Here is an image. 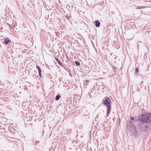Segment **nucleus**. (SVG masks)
Here are the masks:
<instances>
[{"instance_id":"f257e3e1","label":"nucleus","mask_w":151,"mask_h":151,"mask_svg":"<svg viewBox=\"0 0 151 151\" xmlns=\"http://www.w3.org/2000/svg\"><path fill=\"white\" fill-rule=\"evenodd\" d=\"M102 102L103 104L105 105L107 107L106 116L107 117L108 116L111 111V102L109 98L105 97L103 99Z\"/></svg>"},{"instance_id":"f03ea898","label":"nucleus","mask_w":151,"mask_h":151,"mask_svg":"<svg viewBox=\"0 0 151 151\" xmlns=\"http://www.w3.org/2000/svg\"><path fill=\"white\" fill-rule=\"evenodd\" d=\"M139 120L143 122H149L151 121V114L150 113H145L139 116Z\"/></svg>"},{"instance_id":"7ed1b4c3","label":"nucleus","mask_w":151,"mask_h":151,"mask_svg":"<svg viewBox=\"0 0 151 151\" xmlns=\"http://www.w3.org/2000/svg\"><path fill=\"white\" fill-rule=\"evenodd\" d=\"M128 129H129L130 131L133 134H136V132L135 129V127L134 126L132 125V123L131 122H129L128 123L127 126Z\"/></svg>"},{"instance_id":"20e7f679","label":"nucleus","mask_w":151,"mask_h":151,"mask_svg":"<svg viewBox=\"0 0 151 151\" xmlns=\"http://www.w3.org/2000/svg\"><path fill=\"white\" fill-rule=\"evenodd\" d=\"M8 38H6L4 40V42L6 45H8L9 44V42H11V41L9 40H8Z\"/></svg>"},{"instance_id":"39448f33","label":"nucleus","mask_w":151,"mask_h":151,"mask_svg":"<svg viewBox=\"0 0 151 151\" xmlns=\"http://www.w3.org/2000/svg\"><path fill=\"white\" fill-rule=\"evenodd\" d=\"M95 26L96 27H99L100 25V23L98 21L96 20L95 22Z\"/></svg>"},{"instance_id":"423d86ee","label":"nucleus","mask_w":151,"mask_h":151,"mask_svg":"<svg viewBox=\"0 0 151 151\" xmlns=\"http://www.w3.org/2000/svg\"><path fill=\"white\" fill-rule=\"evenodd\" d=\"M55 60H56V61H57V62H58V64L60 66H61L63 67V64L61 63V62H60V61L58 59L56 58H55Z\"/></svg>"},{"instance_id":"0eeeda50","label":"nucleus","mask_w":151,"mask_h":151,"mask_svg":"<svg viewBox=\"0 0 151 151\" xmlns=\"http://www.w3.org/2000/svg\"><path fill=\"white\" fill-rule=\"evenodd\" d=\"M60 97V96L59 95H58L55 98V100L56 101L58 100Z\"/></svg>"},{"instance_id":"6e6552de","label":"nucleus","mask_w":151,"mask_h":151,"mask_svg":"<svg viewBox=\"0 0 151 151\" xmlns=\"http://www.w3.org/2000/svg\"><path fill=\"white\" fill-rule=\"evenodd\" d=\"M89 83V81L88 80H86L85 81V82H84V85H87Z\"/></svg>"},{"instance_id":"1a4fd4ad","label":"nucleus","mask_w":151,"mask_h":151,"mask_svg":"<svg viewBox=\"0 0 151 151\" xmlns=\"http://www.w3.org/2000/svg\"><path fill=\"white\" fill-rule=\"evenodd\" d=\"M75 64L77 66H79L80 65V63L77 61L75 62Z\"/></svg>"},{"instance_id":"9d476101","label":"nucleus","mask_w":151,"mask_h":151,"mask_svg":"<svg viewBox=\"0 0 151 151\" xmlns=\"http://www.w3.org/2000/svg\"><path fill=\"white\" fill-rule=\"evenodd\" d=\"M36 68H37V69L38 70H39V69H40V67L38 65H37L36 66Z\"/></svg>"},{"instance_id":"9b49d317","label":"nucleus","mask_w":151,"mask_h":151,"mask_svg":"<svg viewBox=\"0 0 151 151\" xmlns=\"http://www.w3.org/2000/svg\"><path fill=\"white\" fill-rule=\"evenodd\" d=\"M135 71L137 73L138 72V69L137 68L136 69Z\"/></svg>"},{"instance_id":"f8f14e48","label":"nucleus","mask_w":151,"mask_h":151,"mask_svg":"<svg viewBox=\"0 0 151 151\" xmlns=\"http://www.w3.org/2000/svg\"><path fill=\"white\" fill-rule=\"evenodd\" d=\"M41 73H39V76L40 77H41Z\"/></svg>"},{"instance_id":"ddd939ff","label":"nucleus","mask_w":151,"mask_h":151,"mask_svg":"<svg viewBox=\"0 0 151 151\" xmlns=\"http://www.w3.org/2000/svg\"><path fill=\"white\" fill-rule=\"evenodd\" d=\"M142 8V7H139L138 8H137V9H141Z\"/></svg>"},{"instance_id":"4468645a","label":"nucleus","mask_w":151,"mask_h":151,"mask_svg":"<svg viewBox=\"0 0 151 151\" xmlns=\"http://www.w3.org/2000/svg\"><path fill=\"white\" fill-rule=\"evenodd\" d=\"M38 73H41V70L40 69H39L38 70Z\"/></svg>"},{"instance_id":"2eb2a0df","label":"nucleus","mask_w":151,"mask_h":151,"mask_svg":"<svg viewBox=\"0 0 151 151\" xmlns=\"http://www.w3.org/2000/svg\"><path fill=\"white\" fill-rule=\"evenodd\" d=\"M133 119H134V118H133V117H131V119L133 120Z\"/></svg>"}]
</instances>
